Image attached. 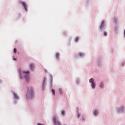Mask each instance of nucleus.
<instances>
[{
  "label": "nucleus",
  "mask_w": 125,
  "mask_h": 125,
  "mask_svg": "<svg viewBox=\"0 0 125 125\" xmlns=\"http://www.w3.org/2000/svg\"><path fill=\"white\" fill-rule=\"evenodd\" d=\"M104 23H105V21H103V22H102V24H101V26H100V29L101 30L103 29V27H104Z\"/></svg>",
  "instance_id": "obj_6"
},
{
  "label": "nucleus",
  "mask_w": 125,
  "mask_h": 125,
  "mask_svg": "<svg viewBox=\"0 0 125 125\" xmlns=\"http://www.w3.org/2000/svg\"><path fill=\"white\" fill-rule=\"evenodd\" d=\"M52 93H53V95L54 96L55 95L56 91H55V89H52Z\"/></svg>",
  "instance_id": "obj_10"
},
{
  "label": "nucleus",
  "mask_w": 125,
  "mask_h": 125,
  "mask_svg": "<svg viewBox=\"0 0 125 125\" xmlns=\"http://www.w3.org/2000/svg\"><path fill=\"white\" fill-rule=\"evenodd\" d=\"M23 75L25 77L26 80L29 81L30 73L29 71H23L22 72Z\"/></svg>",
  "instance_id": "obj_2"
},
{
  "label": "nucleus",
  "mask_w": 125,
  "mask_h": 125,
  "mask_svg": "<svg viewBox=\"0 0 125 125\" xmlns=\"http://www.w3.org/2000/svg\"><path fill=\"white\" fill-rule=\"evenodd\" d=\"M59 56H60L59 53L56 54V58H57V59L59 58Z\"/></svg>",
  "instance_id": "obj_11"
},
{
  "label": "nucleus",
  "mask_w": 125,
  "mask_h": 125,
  "mask_svg": "<svg viewBox=\"0 0 125 125\" xmlns=\"http://www.w3.org/2000/svg\"><path fill=\"white\" fill-rule=\"evenodd\" d=\"M53 122L55 124V125H62V124L59 121H56V117H53Z\"/></svg>",
  "instance_id": "obj_4"
},
{
  "label": "nucleus",
  "mask_w": 125,
  "mask_h": 125,
  "mask_svg": "<svg viewBox=\"0 0 125 125\" xmlns=\"http://www.w3.org/2000/svg\"><path fill=\"white\" fill-rule=\"evenodd\" d=\"M38 125H44V124H41V123H38Z\"/></svg>",
  "instance_id": "obj_17"
},
{
  "label": "nucleus",
  "mask_w": 125,
  "mask_h": 125,
  "mask_svg": "<svg viewBox=\"0 0 125 125\" xmlns=\"http://www.w3.org/2000/svg\"><path fill=\"white\" fill-rule=\"evenodd\" d=\"M121 111H123V109H121Z\"/></svg>",
  "instance_id": "obj_22"
},
{
  "label": "nucleus",
  "mask_w": 125,
  "mask_h": 125,
  "mask_svg": "<svg viewBox=\"0 0 125 125\" xmlns=\"http://www.w3.org/2000/svg\"><path fill=\"white\" fill-rule=\"evenodd\" d=\"M62 115H63V116H65V110H62Z\"/></svg>",
  "instance_id": "obj_9"
},
{
  "label": "nucleus",
  "mask_w": 125,
  "mask_h": 125,
  "mask_svg": "<svg viewBox=\"0 0 125 125\" xmlns=\"http://www.w3.org/2000/svg\"><path fill=\"white\" fill-rule=\"evenodd\" d=\"M60 92L62 93V89H60Z\"/></svg>",
  "instance_id": "obj_19"
},
{
  "label": "nucleus",
  "mask_w": 125,
  "mask_h": 125,
  "mask_svg": "<svg viewBox=\"0 0 125 125\" xmlns=\"http://www.w3.org/2000/svg\"><path fill=\"white\" fill-rule=\"evenodd\" d=\"M100 87L101 88L103 87V83H101V84H100Z\"/></svg>",
  "instance_id": "obj_12"
},
{
  "label": "nucleus",
  "mask_w": 125,
  "mask_h": 125,
  "mask_svg": "<svg viewBox=\"0 0 125 125\" xmlns=\"http://www.w3.org/2000/svg\"><path fill=\"white\" fill-rule=\"evenodd\" d=\"M14 60H16V59L15 58H14Z\"/></svg>",
  "instance_id": "obj_21"
},
{
  "label": "nucleus",
  "mask_w": 125,
  "mask_h": 125,
  "mask_svg": "<svg viewBox=\"0 0 125 125\" xmlns=\"http://www.w3.org/2000/svg\"><path fill=\"white\" fill-rule=\"evenodd\" d=\"M118 112H120V109L118 110Z\"/></svg>",
  "instance_id": "obj_20"
},
{
  "label": "nucleus",
  "mask_w": 125,
  "mask_h": 125,
  "mask_svg": "<svg viewBox=\"0 0 125 125\" xmlns=\"http://www.w3.org/2000/svg\"><path fill=\"white\" fill-rule=\"evenodd\" d=\"M26 97L28 99H30L34 97V91L33 88H30V89H28V92L26 95Z\"/></svg>",
  "instance_id": "obj_1"
},
{
  "label": "nucleus",
  "mask_w": 125,
  "mask_h": 125,
  "mask_svg": "<svg viewBox=\"0 0 125 125\" xmlns=\"http://www.w3.org/2000/svg\"><path fill=\"white\" fill-rule=\"evenodd\" d=\"M89 82L91 83V87L93 89H95L96 87V85L95 84L94 79H90V80H89Z\"/></svg>",
  "instance_id": "obj_3"
},
{
  "label": "nucleus",
  "mask_w": 125,
  "mask_h": 125,
  "mask_svg": "<svg viewBox=\"0 0 125 125\" xmlns=\"http://www.w3.org/2000/svg\"><path fill=\"white\" fill-rule=\"evenodd\" d=\"M104 36H107V32H104Z\"/></svg>",
  "instance_id": "obj_16"
},
{
  "label": "nucleus",
  "mask_w": 125,
  "mask_h": 125,
  "mask_svg": "<svg viewBox=\"0 0 125 125\" xmlns=\"http://www.w3.org/2000/svg\"><path fill=\"white\" fill-rule=\"evenodd\" d=\"M79 117H80V115H79L78 118H79Z\"/></svg>",
  "instance_id": "obj_23"
},
{
  "label": "nucleus",
  "mask_w": 125,
  "mask_h": 125,
  "mask_svg": "<svg viewBox=\"0 0 125 125\" xmlns=\"http://www.w3.org/2000/svg\"><path fill=\"white\" fill-rule=\"evenodd\" d=\"M94 115H97V111L96 110H95V111H94Z\"/></svg>",
  "instance_id": "obj_13"
},
{
  "label": "nucleus",
  "mask_w": 125,
  "mask_h": 125,
  "mask_svg": "<svg viewBox=\"0 0 125 125\" xmlns=\"http://www.w3.org/2000/svg\"><path fill=\"white\" fill-rule=\"evenodd\" d=\"M14 99H19V97L18 96L17 94H16V93H14Z\"/></svg>",
  "instance_id": "obj_8"
},
{
  "label": "nucleus",
  "mask_w": 125,
  "mask_h": 125,
  "mask_svg": "<svg viewBox=\"0 0 125 125\" xmlns=\"http://www.w3.org/2000/svg\"><path fill=\"white\" fill-rule=\"evenodd\" d=\"M17 52V49L16 48H14V53H16Z\"/></svg>",
  "instance_id": "obj_15"
},
{
  "label": "nucleus",
  "mask_w": 125,
  "mask_h": 125,
  "mask_svg": "<svg viewBox=\"0 0 125 125\" xmlns=\"http://www.w3.org/2000/svg\"><path fill=\"white\" fill-rule=\"evenodd\" d=\"M80 55H81V56H83V53H80Z\"/></svg>",
  "instance_id": "obj_18"
},
{
  "label": "nucleus",
  "mask_w": 125,
  "mask_h": 125,
  "mask_svg": "<svg viewBox=\"0 0 125 125\" xmlns=\"http://www.w3.org/2000/svg\"><path fill=\"white\" fill-rule=\"evenodd\" d=\"M29 67L31 68V70H34V69H35V64L31 63V64L29 65Z\"/></svg>",
  "instance_id": "obj_7"
},
{
  "label": "nucleus",
  "mask_w": 125,
  "mask_h": 125,
  "mask_svg": "<svg viewBox=\"0 0 125 125\" xmlns=\"http://www.w3.org/2000/svg\"><path fill=\"white\" fill-rule=\"evenodd\" d=\"M79 41V38L77 37L76 38V42H78Z\"/></svg>",
  "instance_id": "obj_14"
},
{
  "label": "nucleus",
  "mask_w": 125,
  "mask_h": 125,
  "mask_svg": "<svg viewBox=\"0 0 125 125\" xmlns=\"http://www.w3.org/2000/svg\"><path fill=\"white\" fill-rule=\"evenodd\" d=\"M20 3L22 4L23 7H24V9H25V11H28V9L27 8V5H26L25 3H24V2H20Z\"/></svg>",
  "instance_id": "obj_5"
}]
</instances>
